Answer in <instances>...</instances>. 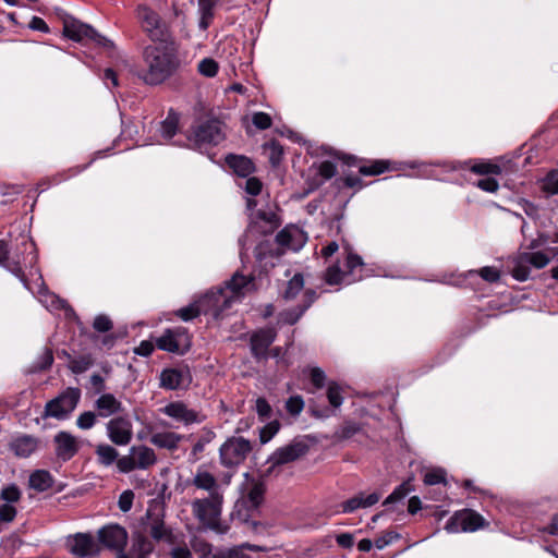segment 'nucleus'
<instances>
[{
    "instance_id": "obj_36",
    "label": "nucleus",
    "mask_w": 558,
    "mask_h": 558,
    "mask_svg": "<svg viewBox=\"0 0 558 558\" xmlns=\"http://www.w3.org/2000/svg\"><path fill=\"white\" fill-rule=\"evenodd\" d=\"M390 170V161L384 159L368 160L359 167V172L362 175H378Z\"/></svg>"
},
{
    "instance_id": "obj_38",
    "label": "nucleus",
    "mask_w": 558,
    "mask_h": 558,
    "mask_svg": "<svg viewBox=\"0 0 558 558\" xmlns=\"http://www.w3.org/2000/svg\"><path fill=\"white\" fill-rule=\"evenodd\" d=\"M337 174V166L329 160L322 161L317 166V175L319 179H314V187H319L326 181L330 180Z\"/></svg>"
},
{
    "instance_id": "obj_3",
    "label": "nucleus",
    "mask_w": 558,
    "mask_h": 558,
    "mask_svg": "<svg viewBox=\"0 0 558 558\" xmlns=\"http://www.w3.org/2000/svg\"><path fill=\"white\" fill-rule=\"evenodd\" d=\"M135 17L142 32L150 41L159 43L160 45L177 44L170 23L148 4H137Z\"/></svg>"
},
{
    "instance_id": "obj_24",
    "label": "nucleus",
    "mask_w": 558,
    "mask_h": 558,
    "mask_svg": "<svg viewBox=\"0 0 558 558\" xmlns=\"http://www.w3.org/2000/svg\"><path fill=\"white\" fill-rule=\"evenodd\" d=\"M380 499V494L373 492L371 494H365L363 492L354 495L348 500L340 504V512L342 513H352L357 509H366L374 505H376Z\"/></svg>"
},
{
    "instance_id": "obj_59",
    "label": "nucleus",
    "mask_w": 558,
    "mask_h": 558,
    "mask_svg": "<svg viewBox=\"0 0 558 558\" xmlns=\"http://www.w3.org/2000/svg\"><path fill=\"white\" fill-rule=\"evenodd\" d=\"M93 327L99 332H107L112 329L113 324L108 316L98 315L94 319Z\"/></svg>"
},
{
    "instance_id": "obj_7",
    "label": "nucleus",
    "mask_w": 558,
    "mask_h": 558,
    "mask_svg": "<svg viewBox=\"0 0 558 558\" xmlns=\"http://www.w3.org/2000/svg\"><path fill=\"white\" fill-rule=\"evenodd\" d=\"M158 461L157 454L148 446L136 445L129 449V453L117 461V469L120 473L128 474L135 470H148Z\"/></svg>"
},
{
    "instance_id": "obj_43",
    "label": "nucleus",
    "mask_w": 558,
    "mask_h": 558,
    "mask_svg": "<svg viewBox=\"0 0 558 558\" xmlns=\"http://www.w3.org/2000/svg\"><path fill=\"white\" fill-rule=\"evenodd\" d=\"M178 117L169 113V116L160 123L159 132L166 140L172 138L178 131Z\"/></svg>"
},
{
    "instance_id": "obj_44",
    "label": "nucleus",
    "mask_w": 558,
    "mask_h": 558,
    "mask_svg": "<svg viewBox=\"0 0 558 558\" xmlns=\"http://www.w3.org/2000/svg\"><path fill=\"white\" fill-rule=\"evenodd\" d=\"M470 170L476 174L487 175V174H500L502 169L499 165L493 163L489 161H480L475 162Z\"/></svg>"
},
{
    "instance_id": "obj_1",
    "label": "nucleus",
    "mask_w": 558,
    "mask_h": 558,
    "mask_svg": "<svg viewBox=\"0 0 558 558\" xmlns=\"http://www.w3.org/2000/svg\"><path fill=\"white\" fill-rule=\"evenodd\" d=\"M254 289V277L236 271L230 280L226 281L225 287L207 292L195 302L178 310L175 315L184 322H190L202 314L220 319L234 302H239Z\"/></svg>"
},
{
    "instance_id": "obj_57",
    "label": "nucleus",
    "mask_w": 558,
    "mask_h": 558,
    "mask_svg": "<svg viewBox=\"0 0 558 558\" xmlns=\"http://www.w3.org/2000/svg\"><path fill=\"white\" fill-rule=\"evenodd\" d=\"M133 500H134V493L132 490H130V489L124 490L119 496V500H118L119 509L122 512L130 511L132 506H133Z\"/></svg>"
},
{
    "instance_id": "obj_5",
    "label": "nucleus",
    "mask_w": 558,
    "mask_h": 558,
    "mask_svg": "<svg viewBox=\"0 0 558 558\" xmlns=\"http://www.w3.org/2000/svg\"><path fill=\"white\" fill-rule=\"evenodd\" d=\"M364 263L360 255L349 252L345 258V270L340 268L338 263L329 266L324 280L329 286L350 284L363 278Z\"/></svg>"
},
{
    "instance_id": "obj_4",
    "label": "nucleus",
    "mask_w": 558,
    "mask_h": 558,
    "mask_svg": "<svg viewBox=\"0 0 558 558\" xmlns=\"http://www.w3.org/2000/svg\"><path fill=\"white\" fill-rule=\"evenodd\" d=\"M222 504L223 494H215L206 498H197L191 504L192 513L203 526L219 534H223L227 532L228 527L223 526L220 522Z\"/></svg>"
},
{
    "instance_id": "obj_25",
    "label": "nucleus",
    "mask_w": 558,
    "mask_h": 558,
    "mask_svg": "<svg viewBox=\"0 0 558 558\" xmlns=\"http://www.w3.org/2000/svg\"><path fill=\"white\" fill-rule=\"evenodd\" d=\"M276 242L280 246L299 251L305 243V235L298 228L286 227L276 235Z\"/></svg>"
},
{
    "instance_id": "obj_40",
    "label": "nucleus",
    "mask_w": 558,
    "mask_h": 558,
    "mask_svg": "<svg viewBox=\"0 0 558 558\" xmlns=\"http://www.w3.org/2000/svg\"><path fill=\"white\" fill-rule=\"evenodd\" d=\"M362 430V425L354 421H344L342 425L335 432L337 440L350 439Z\"/></svg>"
},
{
    "instance_id": "obj_52",
    "label": "nucleus",
    "mask_w": 558,
    "mask_h": 558,
    "mask_svg": "<svg viewBox=\"0 0 558 558\" xmlns=\"http://www.w3.org/2000/svg\"><path fill=\"white\" fill-rule=\"evenodd\" d=\"M252 123L258 130H267L272 124L271 117L266 112H255L252 116Z\"/></svg>"
},
{
    "instance_id": "obj_2",
    "label": "nucleus",
    "mask_w": 558,
    "mask_h": 558,
    "mask_svg": "<svg viewBox=\"0 0 558 558\" xmlns=\"http://www.w3.org/2000/svg\"><path fill=\"white\" fill-rule=\"evenodd\" d=\"M143 68L138 77L147 85H160L180 68L177 44L147 45L142 51Z\"/></svg>"
},
{
    "instance_id": "obj_16",
    "label": "nucleus",
    "mask_w": 558,
    "mask_h": 558,
    "mask_svg": "<svg viewBox=\"0 0 558 558\" xmlns=\"http://www.w3.org/2000/svg\"><path fill=\"white\" fill-rule=\"evenodd\" d=\"M106 435L116 446H128L133 439V424L129 415L111 417L106 423Z\"/></svg>"
},
{
    "instance_id": "obj_15",
    "label": "nucleus",
    "mask_w": 558,
    "mask_h": 558,
    "mask_svg": "<svg viewBox=\"0 0 558 558\" xmlns=\"http://www.w3.org/2000/svg\"><path fill=\"white\" fill-rule=\"evenodd\" d=\"M159 350L184 354L191 347V340L187 330L184 327L167 329L156 340Z\"/></svg>"
},
{
    "instance_id": "obj_62",
    "label": "nucleus",
    "mask_w": 558,
    "mask_h": 558,
    "mask_svg": "<svg viewBox=\"0 0 558 558\" xmlns=\"http://www.w3.org/2000/svg\"><path fill=\"white\" fill-rule=\"evenodd\" d=\"M255 410L262 420L269 418L271 415V407L265 398H258L256 400Z\"/></svg>"
},
{
    "instance_id": "obj_42",
    "label": "nucleus",
    "mask_w": 558,
    "mask_h": 558,
    "mask_svg": "<svg viewBox=\"0 0 558 558\" xmlns=\"http://www.w3.org/2000/svg\"><path fill=\"white\" fill-rule=\"evenodd\" d=\"M413 489L414 487L412 485V480L410 478L396 487L393 492L385 499L384 505L387 506L403 499Z\"/></svg>"
},
{
    "instance_id": "obj_51",
    "label": "nucleus",
    "mask_w": 558,
    "mask_h": 558,
    "mask_svg": "<svg viewBox=\"0 0 558 558\" xmlns=\"http://www.w3.org/2000/svg\"><path fill=\"white\" fill-rule=\"evenodd\" d=\"M216 434L214 430L209 428H204L203 434L199 436L198 440L194 444L192 451L193 453L202 452L207 444H209Z\"/></svg>"
},
{
    "instance_id": "obj_56",
    "label": "nucleus",
    "mask_w": 558,
    "mask_h": 558,
    "mask_svg": "<svg viewBox=\"0 0 558 558\" xmlns=\"http://www.w3.org/2000/svg\"><path fill=\"white\" fill-rule=\"evenodd\" d=\"M445 472L441 469L432 470L424 475V483L426 485H437L445 483Z\"/></svg>"
},
{
    "instance_id": "obj_55",
    "label": "nucleus",
    "mask_w": 558,
    "mask_h": 558,
    "mask_svg": "<svg viewBox=\"0 0 558 558\" xmlns=\"http://www.w3.org/2000/svg\"><path fill=\"white\" fill-rule=\"evenodd\" d=\"M310 378L316 389H322L326 384V374L319 367H312L310 371Z\"/></svg>"
},
{
    "instance_id": "obj_48",
    "label": "nucleus",
    "mask_w": 558,
    "mask_h": 558,
    "mask_svg": "<svg viewBox=\"0 0 558 558\" xmlns=\"http://www.w3.org/2000/svg\"><path fill=\"white\" fill-rule=\"evenodd\" d=\"M304 400L301 396H291L286 401V410L291 416H299L304 409Z\"/></svg>"
},
{
    "instance_id": "obj_41",
    "label": "nucleus",
    "mask_w": 558,
    "mask_h": 558,
    "mask_svg": "<svg viewBox=\"0 0 558 558\" xmlns=\"http://www.w3.org/2000/svg\"><path fill=\"white\" fill-rule=\"evenodd\" d=\"M256 218H257V221L255 222L256 225L262 223V222L266 225L265 228L260 227V229H262L260 231L263 233H271L279 226L278 217L272 211L258 210L256 214Z\"/></svg>"
},
{
    "instance_id": "obj_32",
    "label": "nucleus",
    "mask_w": 558,
    "mask_h": 558,
    "mask_svg": "<svg viewBox=\"0 0 558 558\" xmlns=\"http://www.w3.org/2000/svg\"><path fill=\"white\" fill-rule=\"evenodd\" d=\"M147 517L149 519L148 529L150 536L157 542L161 539H170L171 531L165 526L163 515L148 511Z\"/></svg>"
},
{
    "instance_id": "obj_17",
    "label": "nucleus",
    "mask_w": 558,
    "mask_h": 558,
    "mask_svg": "<svg viewBox=\"0 0 558 558\" xmlns=\"http://www.w3.org/2000/svg\"><path fill=\"white\" fill-rule=\"evenodd\" d=\"M97 536L99 544L117 556L125 549L129 539L128 531L117 523L102 526L98 530Z\"/></svg>"
},
{
    "instance_id": "obj_26",
    "label": "nucleus",
    "mask_w": 558,
    "mask_h": 558,
    "mask_svg": "<svg viewBox=\"0 0 558 558\" xmlns=\"http://www.w3.org/2000/svg\"><path fill=\"white\" fill-rule=\"evenodd\" d=\"M192 485L197 489L208 492V496L223 494L215 475L203 469H197L193 476Z\"/></svg>"
},
{
    "instance_id": "obj_23",
    "label": "nucleus",
    "mask_w": 558,
    "mask_h": 558,
    "mask_svg": "<svg viewBox=\"0 0 558 558\" xmlns=\"http://www.w3.org/2000/svg\"><path fill=\"white\" fill-rule=\"evenodd\" d=\"M94 408L100 417L118 416L124 412L122 402L110 392L101 393L95 401Z\"/></svg>"
},
{
    "instance_id": "obj_33",
    "label": "nucleus",
    "mask_w": 558,
    "mask_h": 558,
    "mask_svg": "<svg viewBox=\"0 0 558 558\" xmlns=\"http://www.w3.org/2000/svg\"><path fill=\"white\" fill-rule=\"evenodd\" d=\"M53 476L46 470H36L29 475V487L36 492H46L53 485Z\"/></svg>"
},
{
    "instance_id": "obj_47",
    "label": "nucleus",
    "mask_w": 558,
    "mask_h": 558,
    "mask_svg": "<svg viewBox=\"0 0 558 558\" xmlns=\"http://www.w3.org/2000/svg\"><path fill=\"white\" fill-rule=\"evenodd\" d=\"M97 416L98 414L93 411H85L77 416L76 426L80 429L88 430L96 425Z\"/></svg>"
},
{
    "instance_id": "obj_12",
    "label": "nucleus",
    "mask_w": 558,
    "mask_h": 558,
    "mask_svg": "<svg viewBox=\"0 0 558 558\" xmlns=\"http://www.w3.org/2000/svg\"><path fill=\"white\" fill-rule=\"evenodd\" d=\"M81 398L78 388L69 387L45 407V415L57 420L66 418L76 408Z\"/></svg>"
},
{
    "instance_id": "obj_31",
    "label": "nucleus",
    "mask_w": 558,
    "mask_h": 558,
    "mask_svg": "<svg viewBox=\"0 0 558 558\" xmlns=\"http://www.w3.org/2000/svg\"><path fill=\"white\" fill-rule=\"evenodd\" d=\"M226 163L236 175L242 178H247L255 171L253 161L242 155H228L226 157Z\"/></svg>"
},
{
    "instance_id": "obj_22",
    "label": "nucleus",
    "mask_w": 558,
    "mask_h": 558,
    "mask_svg": "<svg viewBox=\"0 0 558 558\" xmlns=\"http://www.w3.org/2000/svg\"><path fill=\"white\" fill-rule=\"evenodd\" d=\"M316 299L317 294L314 290H305L300 304H298L295 307L288 308L279 313V323L284 325L296 324L300 320V318L304 315V313L312 306Z\"/></svg>"
},
{
    "instance_id": "obj_29",
    "label": "nucleus",
    "mask_w": 558,
    "mask_h": 558,
    "mask_svg": "<svg viewBox=\"0 0 558 558\" xmlns=\"http://www.w3.org/2000/svg\"><path fill=\"white\" fill-rule=\"evenodd\" d=\"M153 544L143 535L133 538L131 548L126 553L125 549L116 558H147L153 551Z\"/></svg>"
},
{
    "instance_id": "obj_60",
    "label": "nucleus",
    "mask_w": 558,
    "mask_h": 558,
    "mask_svg": "<svg viewBox=\"0 0 558 558\" xmlns=\"http://www.w3.org/2000/svg\"><path fill=\"white\" fill-rule=\"evenodd\" d=\"M263 189V184L259 179L255 177H247V180L245 182L244 190L247 194L252 196H257Z\"/></svg>"
},
{
    "instance_id": "obj_27",
    "label": "nucleus",
    "mask_w": 558,
    "mask_h": 558,
    "mask_svg": "<svg viewBox=\"0 0 558 558\" xmlns=\"http://www.w3.org/2000/svg\"><path fill=\"white\" fill-rule=\"evenodd\" d=\"M10 450L19 458H28L38 448V440L34 436L22 435L11 440Z\"/></svg>"
},
{
    "instance_id": "obj_45",
    "label": "nucleus",
    "mask_w": 558,
    "mask_h": 558,
    "mask_svg": "<svg viewBox=\"0 0 558 558\" xmlns=\"http://www.w3.org/2000/svg\"><path fill=\"white\" fill-rule=\"evenodd\" d=\"M1 267L5 268L8 271H10L12 275H14L27 289L31 290L27 278L22 269L21 263L19 260H10L9 258L5 260L4 265H1Z\"/></svg>"
},
{
    "instance_id": "obj_8",
    "label": "nucleus",
    "mask_w": 558,
    "mask_h": 558,
    "mask_svg": "<svg viewBox=\"0 0 558 558\" xmlns=\"http://www.w3.org/2000/svg\"><path fill=\"white\" fill-rule=\"evenodd\" d=\"M252 450L248 439L231 436L219 448L220 464L227 469H235L246 460Z\"/></svg>"
},
{
    "instance_id": "obj_6",
    "label": "nucleus",
    "mask_w": 558,
    "mask_h": 558,
    "mask_svg": "<svg viewBox=\"0 0 558 558\" xmlns=\"http://www.w3.org/2000/svg\"><path fill=\"white\" fill-rule=\"evenodd\" d=\"M550 262L549 254L538 252H520L510 262V274L518 281H526L532 268L543 269Z\"/></svg>"
},
{
    "instance_id": "obj_19",
    "label": "nucleus",
    "mask_w": 558,
    "mask_h": 558,
    "mask_svg": "<svg viewBox=\"0 0 558 558\" xmlns=\"http://www.w3.org/2000/svg\"><path fill=\"white\" fill-rule=\"evenodd\" d=\"M69 551L78 558H90L99 554L100 548L90 533H76L66 539Z\"/></svg>"
},
{
    "instance_id": "obj_11",
    "label": "nucleus",
    "mask_w": 558,
    "mask_h": 558,
    "mask_svg": "<svg viewBox=\"0 0 558 558\" xmlns=\"http://www.w3.org/2000/svg\"><path fill=\"white\" fill-rule=\"evenodd\" d=\"M226 138L223 123L218 119L206 120L193 129L192 141L202 149L217 146Z\"/></svg>"
},
{
    "instance_id": "obj_46",
    "label": "nucleus",
    "mask_w": 558,
    "mask_h": 558,
    "mask_svg": "<svg viewBox=\"0 0 558 558\" xmlns=\"http://www.w3.org/2000/svg\"><path fill=\"white\" fill-rule=\"evenodd\" d=\"M264 148L268 150L269 154V161L270 163L276 167L280 163L282 156H283V148L277 141H271L269 143H266L264 145Z\"/></svg>"
},
{
    "instance_id": "obj_49",
    "label": "nucleus",
    "mask_w": 558,
    "mask_h": 558,
    "mask_svg": "<svg viewBox=\"0 0 558 558\" xmlns=\"http://www.w3.org/2000/svg\"><path fill=\"white\" fill-rule=\"evenodd\" d=\"M280 423L272 421L263 426L259 430V440L262 444H267L279 432Z\"/></svg>"
},
{
    "instance_id": "obj_21",
    "label": "nucleus",
    "mask_w": 558,
    "mask_h": 558,
    "mask_svg": "<svg viewBox=\"0 0 558 558\" xmlns=\"http://www.w3.org/2000/svg\"><path fill=\"white\" fill-rule=\"evenodd\" d=\"M56 457L63 461H70L80 450L77 438L69 432L60 430L53 436Z\"/></svg>"
},
{
    "instance_id": "obj_54",
    "label": "nucleus",
    "mask_w": 558,
    "mask_h": 558,
    "mask_svg": "<svg viewBox=\"0 0 558 558\" xmlns=\"http://www.w3.org/2000/svg\"><path fill=\"white\" fill-rule=\"evenodd\" d=\"M481 278L489 283L497 282L500 279V271L494 266H485L476 271Z\"/></svg>"
},
{
    "instance_id": "obj_13",
    "label": "nucleus",
    "mask_w": 558,
    "mask_h": 558,
    "mask_svg": "<svg viewBox=\"0 0 558 558\" xmlns=\"http://www.w3.org/2000/svg\"><path fill=\"white\" fill-rule=\"evenodd\" d=\"M486 525L485 519L472 509L457 511L446 522L445 530L449 533L475 532Z\"/></svg>"
},
{
    "instance_id": "obj_34",
    "label": "nucleus",
    "mask_w": 558,
    "mask_h": 558,
    "mask_svg": "<svg viewBox=\"0 0 558 558\" xmlns=\"http://www.w3.org/2000/svg\"><path fill=\"white\" fill-rule=\"evenodd\" d=\"M95 454L98 464L106 468L112 465L113 463L117 464V461L121 458L119 456V451L113 446L108 444L97 445L95 449Z\"/></svg>"
},
{
    "instance_id": "obj_63",
    "label": "nucleus",
    "mask_w": 558,
    "mask_h": 558,
    "mask_svg": "<svg viewBox=\"0 0 558 558\" xmlns=\"http://www.w3.org/2000/svg\"><path fill=\"white\" fill-rule=\"evenodd\" d=\"M476 186L485 192L495 193L499 189L498 182L494 178H484L476 182Z\"/></svg>"
},
{
    "instance_id": "obj_14",
    "label": "nucleus",
    "mask_w": 558,
    "mask_h": 558,
    "mask_svg": "<svg viewBox=\"0 0 558 558\" xmlns=\"http://www.w3.org/2000/svg\"><path fill=\"white\" fill-rule=\"evenodd\" d=\"M310 450L306 437L294 438L288 445L276 449L268 459L271 466H279L290 462H294L304 457Z\"/></svg>"
},
{
    "instance_id": "obj_58",
    "label": "nucleus",
    "mask_w": 558,
    "mask_h": 558,
    "mask_svg": "<svg viewBox=\"0 0 558 558\" xmlns=\"http://www.w3.org/2000/svg\"><path fill=\"white\" fill-rule=\"evenodd\" d=\"M543 189L545 192L555 195L558 194V173L550 172L544 180Z\"/></svg>"
},
{
    "instance_id": "obj_30",
    "label": "nucleus",
    "mask_w": 558,
    "mask_h": 558,
    "mask_svg": "<svg viewBox=\"0 0 558 558\" xmlns=\"http://www.w3.org/2000/svg\"><path fill=\"white\" fill-rule=\"evenodd\" d=\"M189 372L179 368H165L160 374V387L167 390H177L184 384Z\"/></svg>"
},
{
    "instance_id": "obj_28",
    "label": "nucleus",
    "mask_w": 558,
    "mask_h": 558,
    "mask_svg": "<svg viewBox=\"0 0 558 558\" xmlns=\"http://www.w3.org/2000/svg\"><path fill=\"white\" fill-rule=\"evenodd\" d=\"M183 440V435L175 432L165 430L151 434L149 442L157 448L174 451Z\"/></svg>"
},
{
    "instance_id": "obj_20",
    "label": "nucleus",
    "mask_w": 558,
    "mask_h": 558,
    "mask_svg": "<svg viewBox=\"0 0 558 558\" xmlns=\"http://www.w3.org/2000/svg\"><path fill=\"white\" fill-rule=\"evenodd\" d=\"M277 338V330L274 327H266L256 330L250 339L251 353L256 360L267 357L269 347Z\"/></svg>"
},
{
    "instance_id": "obj_64",
    "label": "nucleus",
    "mask_w": 558,
    "mask_h": 558,
    "mask_svg": "<svg viewBox=\"0 0 558 558\" xmlns=\"http://www.w3.org/2000/svg\"><path fill=\"white\" fill-rule=\"evenodd\" d=\"M271 251V244L268 241H260L254 250V255L258 262L264 260Z\"/></svg>"
},
{
    "instance_id": "obj_18",
    "label": "nucleus",
    "mask_w": 558,
    "mask_h": 558,
    "mask_svg": "<svg viewBox=\"0 0 558 558\" xmlns=\"http://www.w3.org/2000/svg\"><path fill=\"white\" fill-rule=\"evenodd\" d=\"M159 412L185 426L201 424L206 420L205 414L194 409H190L183 401H171L160 408Z\"/></svg>"
},
{
    "instance_id": "obj_53",
    "label": "nucleus",
    "mask_w": 558,
    "mask_h": 558,
    "mask_svg": "<svg viewBox=\"0 0 558 558\" xmlns=\"http://www.w3.org/2000/svg\"><path fill=\"white\" fill-rule=\"evenodd\" d=\"M0 496L7 504H12L20 500L21 492L16 485L11 484L1 489Z\"/></svg>"
},
{
    "instance_id": "obj_61",
    "label": "nucleus",
    "mask_w": 558,
    "mask_h": 558,
    "mask_svg": "<svg viewBox=\"0 0 558 558\" xmlns=\"http://www.w3.org/2000/svg\"><path fill=\"white\" fill-rule=\"evenodd\" d=\"M70 364H71V369L74 373L80 374V373L87 371L92 366V361L89 357L81 356L78 359L72 360L70 362Z\"/></svg>"
},
{
    "instance_id": "obj_10",
    "label": "nucleus",
    "mask_w": 558,
    "mask_h": 558,
    "mask_svg": "<svg viewBox=\"0 0 558 558\" xmlns=\"http://www.w3.org/2000/svg\"><path fill=\"white\" fill-rule=\"evenodd\" d=\"M265 485L262 482H254L245 497L239 499L231 513L232 519L240 522H248L258 511L264 501Z\"/></svg>"
},
{
    "instance_id": "obj_37",
    "label": "nucleus",
    "mask_w": 558,
    "mask_h": 558,
    "mask_svg": "<svg viewBox=\"0 0 558 558\" xmlns=\"http://www.w3.org/2000/svg\"><path fill=\"white\" fill-rule=\"evenodd\" d=\"M303 288H304L303 275L298 272L286 283V288L282 291L281 295L284 301H292L303 290Z\"/></svg>"
},
{
    "instance_id": "obj_39",
    "label": "nucleus",
    "mask_w": 558,
    "mask_h": 558,
    "mask_svg": "<svg viewBox=\"0 0 558 558\" xmlns=\"http://www.w3.org/2000/svg\"><path fill=\"white\" fill-rule=\"evenodd\" d=\"M326 395L329 404L333 409H339L342 405L344 401L343 389L337 381L331 380L328 383Z\"/></svg>"
},
{
    "instance_id": "obj_50",
    "label": "nucleus",
    "mask_w": 558,
    "mask_h": 558,
    "mask_svg": "<svg viewBox=\"0 0 558 558\" xmlns=\"http://www.w3.org/2000/svg\"><path fill=\"white\" fill-rule=\"evenodd\" d=\"M198 71L207 77H214L218 73V64L215 60L206 58L198 63Z\"/></svg>"
},
{
    "instance_id": "obj_35",
    "label": "nucleus",
    "mask_w": 558,
    "mask_h": 558,
    "mask_svg": "<svg viewBox=\"0 0 558 558\" xmlns=\"http://www.w3.org/2000/svg\"><path fill=\"white\" fill-rule=\"evenodd\" d=\"M219 1L220 0H198V13L201 15L198 26L201 29L206 31L209 27Z\"/></svg>"
},
{
    "instance_id": "obj_9",
    "label": "nucleus",
    "mask_w": 558,
    "mask_h": 558,
    "mask_svg": "<svg viewBox=\"0 0 558 558\" xmlns=\"http://www.w3.org/2000/svg\"><path fill=\"white\" fill-rule=\"evenodd\" d=\"M63 34L69 39L77 43L89 39L108 51H113L116 49V45L111 39L99 34L90 25L82 23L73 17L64 20Z\"/></svg>"
}]
</instances>
